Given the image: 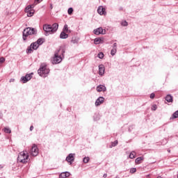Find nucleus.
Instances as JSON below:
<instances>
[{
	"instance_id": "f257e3e1",
	"label": "nucleus",
	"mask_w": 178,
	"mask_h": 178,
	"mask_svg": "<svg viewBox=\"0 0 178 178\" xmlns=\"http://www.w3.org/2000/svg\"><path fill=\"white\" fill-rule=\"evenodd\" d=\"M58 29H59V24H58V23H54L52 25L47 24L43 25V30L44 31V35L46 36L55 34V33L58 31Z\"/></svg>"
},
{
	"instance_id": "f03ea898",
	"label": "nucleus",
	"mask_w": 178,
	"mask_h": 178,
	"mask_svg": "<svg viewBox=\"0 0 178 178\" xmlns=\"http://www.w3.org/2000/svg\"><path fill=\"white\" fill-rule=\"evenodd\" d=\"M65 50L64 48L60 49L59 50L56 51L54 54V57L51 59V63L53 65H58V63H60L63 58H65Z\"/></svg>"
},
{
	"instance_id": "7ed1b4c3",
	"label": "nucleus",
	"mask_w": 178,
	"mask_h": 178,
	"mask_svg": "<svg viewBox=\"0 0 178 178\" xmlns=\"http://www.w3.org/2000/svg\"><path fill=\"white\" fill-rule=\"evenodd\" d=\"M22 35L24 41H26L29 35H37V29L34 28L28 27L23 31Z\"/></svg>"
},
{
	"instance_id": "20e7f679",
	"label": "nucleus",
	"mask_w": 178,
	"mask_h": 178,
	"mask_svg": "<svg viewBox=\"0 0 178 178\" xmlns=\"http://www.w3.org/2000/svg\"><path fill=\"white\" fill-rule=\"evenodd\" d=\"M39 76L41 77H47V75L49 74V69L47 66V63H43L40 65V69L38 70Z\"/></svg>"
},
{
	"instance_id": "39448f33",
	"label": "nucleus",
	"mask_w": 178,
	"mask_h": 178,
	"mask_svg": "<svg viewBox=\"0 0 178 178\" xmlns=\"http://www.w3.org/2000/svg\"><path fill=\"white\" fill-rule=\"evenodd\" d=\"M27 159H29V153L27 152H21L17 157L18 162L21 163H27Z\"/></svg>"
},
{
	"instance_id": "423d86ee",
	"label": "nucleus",
	"mask_w": 178,
	"mask_h": 178,
	"mask_svg": "<svg viewBox=\"0 0 178 178\" xmlns=\"http://www.w3.org/2000/svg\"><path fill=\"white\" fill-rule=\"evenodd\" d=\"M40 46L38 45V44L37 43V42H32L31 44V45H30V47H29L28 48H27V49H26V53L27 54H33V49L34 50V51H36V49H38V47H39Z\"/></svg>"
},
{
	"instance_id": "0eeeda50",
	"label": "nucleus",
	"mask_w": 178,
	"mask_h": 178,
	"mask_svg": "<svg viewBox=\"0 0 178 178\" xmlns=\"http://www.w3.org/2000/svg\"><path fill=\"white\" fill-rule=\"evenodd\" d=\"M30 154L32 156H37L38 155V147L36 145H33L30 150Z\"/></svg>"
},
{
	"instance_id": "6e6552de",
	"label": "nucleus",
	"mask_w": 178,
	"mask_h": 178,
	"mask_svg": "<svg viewBox=\"0 0 178 178\" xmlns=\"http://www.w3.org/2000/svg\"><path fill=\"white\" fill-rule=\"evenodd\" d=\"M94 34L99 35V34H106V30L102 29V27L97 28L93 31Z\"/></svg>"
},
{
	"instance_id": "1a4fd4ad",
	"label": "nucleus",
	"mask_w": 178,
	"mask_h": 178,
	"mask_svg": "<svg viewBox=\"0 0 178 178\" xmlns=\"http://www.w3.org/2000/svg\"><path fill=\"white\" fill-rule=\"evenodd\" d=\"M74 156H76V154H73V153H70L67 157H66V161L67 162H68L69 163H70V165H72V163H73V162H74Z\"/></svg>"
},
{
	"instance_id": "9d476101",
	"label": "nucleus",
	"mask_w": 178,
	"mask_h": 178,
	"mask_svg": "<svg viewBox=\"0 0 178 178\" xmlns=\"http://www.w3.org/2000/svg\"><path fill=\"white\" fill-rule=\"evenodd\" d=\"M31 74H33V73L27 74H26L25 76H22L21 78V81H22L24 83H27V81H29V80H31V79L33 77V76H31Z\"/></svg>"
},
{
	"instance_id": "9b49d317",
	"label": "nucleus",
	"mask_w": 178,
	"mask_h": 178,
	"mask_svg": "<svg viewBox=\"0 0 178 178\" xmlns=\"http://www.w3.org/2000/svg\"><path fill=\"white\" fill-rule=\"evenodd\" d=\"M96 90L97 92H102V91L105 92L106 91V87L104 85H99L97 86Z\"/></svg>"
},
{
	"instance_id": "f8f14e48",
	"label": "nucleus",
	"mask_w": 178,
	"mask_h": 178,
	"mask_svg": "<svg viewBox=\"0 0 178 178\" xmlns=\"http://www.w3.org/2000/svg\"><path fill=\"white\" fill-rule=\"evenodd\" d=\"M104 97H99L95 102L96 106H99V105L104 104Z\"/></svg>"
},
{
	"instance_id": "ddd939ff",
	"label": "nucleus",
	"mask_w": 178,
	"mask_h": 178,
	"mask_svg": "<svg viewBox=\"0 0 178 178\" xmlns=\"http://www.w3.org/2000/svg\"><path fill=\"white\" fill-rule=\"evenodd\" d=\"M97 13H99V15H100L101 16H102V15H106V12L105 11V8H103L102 6H99L97 8Z\"/></svg>"
},
{
	"instance_id": "4468645a",
	"label": "nucleus",
	"mask_w": 178,
	"mask_h": 178,
	"mask_svg": "<svg viewBox=\"0 0 178 178\" xmlns=\"http://www.w3.org/2000/svg\"><path fill=\"white\" fill-rule=\"evenodd\" d=\"M99 76L105 74V67H104V65H99Z\"/></svg>"
},
{
	"instance_id": "2eb2a0df",
	"label": "nucleus",
	"mask_w": 178,
	"mask_h": 178,
	"mask_svg": "<svg viewBox=\"0 0 178 178\" xmlns=\"http://www.w3.org/2000/svg\"><path fill=\"white\" fill-rule=\"evenodd\" d=\"M102 42H104V38H96L94 40V44L96 45H98V44H102Z\"/></svg>"
},
{
	"instance_id": "dca6fc26",
	"label": "nucleus",
	"mask_w": 178,
	"mask_h": 178,
	"mask_svg": "<svg viewBox=\"0 0 178 178\" xmlns=\"http://www.w3.org/2000/svg\"><path fill=\"white\" fill-rule=\"evenodd\" d=\"M69 38V35L66 33L65 31H62L60 34V38L61 40H66V38Z\"/></svg>"
},
{
	"instance_id": "f3484780",
	"label": "nucleus",
	"mask_w": 178,
	"mask_h": 178,
	"mask_svg": "<svg viewBox=\"0 0 178 178\" xmlns=\"http://www.w3.org/2000/svg\"><path fill=\"white\" fill-rule=\"evenodd\" d=\"M69 176H70V172H63L60 173V175H59V178H66L69 177Z\"/></svg>"
},
{
	"instance_id": "a211bd4d",
	"label": "nucleus",
	"mask_w": 178,
	"mask_h": 178,
	"mask_svg": "<svg viewBox=\"0 0 178 178\" xmlns=\"http://www.w3.org/2000/svg\"><path fill=\"white\" fill-rule=\"evenodd\" d=\"M165 101H167V102H173V97L170 95H168L165 97Z\"/></svg>"
},
{
	"instance_id": "6ab92c4d",
	"label": "nucleus",
	"mask_w": 178,
	"mask_h": 178,
	"mask_svg": "<svg viewBox=\"0 0 178 178\" xmlns=\"http://www.w3.org/2000/svg\"><path fill=\"white\" fill-rule=\"evenodd\" d=\"M143 159H144V157L140 156V157H138L136 159L135 162L137 165H140L141 161H143Z\"/></svg>"
},
{
	"instance_id": "aec40b11",
	"label": "nucleus",
	"mask_w": 178,
	"mask_h": 178,
	"mask_svg": "<svg viewBox=\"0 0 178 178\" xmlns=\"http://www.w3.org/2000/svg\"><path fill=\"white\" fill-rule=\"evenodd\" d=\"M40 47V45H42L44 44V39L42 38H39L36 42H35Z\"/></svg>"
},
{
	"instance_id": "412c9836",
	"label": "nucleus",
	"mask_w": 178,
	"mask_h": 178,
	"mask_svg": "<svg viewBox=\"0 0 178 178\" xmlns=\"http://www.w3.org/2000/svg\"><path fill=\"white\" fill-rule=\"evenodd\" d=\"M27 13V16L29 17H31V16H33V15H34V10H28V11H25Z\"/></svg>"
},
{
	"instance_id": "4be33fe9",
	"label": "nucleus",
	"mask_w": 178,
	"mask_h": 178,
	"mask_svg": "<svg viewBox=\"0 0 178 178\" xmlns=\"http://www.w3.org/2000/svg\"><path fill=\"white\" fill-rule=\"evenodd\" d=\"M63 31H64V33H69V27L67 26V24H65Z\"/></svg>"
},
{
	"instance_id": "5701e85b",
	"label": "nucleus",
	"mask_w": 178,
	"mask_h": 178,
	"mask_svg": "<svg viewBox=\"0 0 178 178\" xmlns=\"http://www.w3.org/2000/svg\"><path fill=\"white\" fill-rule=\"evenodd\" d=\"M4 133H7V134H10L12 133V130L8 127L4 128Z\"/></svg>"
},
{
	"instance_id": "b1692460",
	"label": "nucleus",
	"mask_w": 178,
	"mask_h": 178,
	"mask_svg": "<svg viewBox=\"0 0 178 178\" xmlns=\"http://www.w3.org/2000/svg\"><path fill=\"white\" fill-rule=\"evenodd\" d=\"M129 158L131 159H134V158H136V153L134 152H131L129 154Z\"/></svg>"
},
{
	"instance_id": "393cba45",
	"label": "nucleus",
	"mask_w": 178,
	"mask_h": 178,
	"mask_svg": "<svg viewBox=\"0 0 178 178\" xmlns=\"http://www.w3.org/2000/svg\"><path fill=\"white\" fill-rule=\"evenodd\" d=\"M121 26H123L124 27H127V26H129V23H127V21H122L121 22Z\"/></svg>"
},
{
	"instance_id": "a878e982",
	"label": "nucleus",
	"mask_w": 178,
	"mask_h": 178,
	"mask_svg": "<svg viewBox=\"0 0 178 178\" xmlns=\"http://www.w3.org/2000/svg\"><path fill=\"white\" fill-rule=\"evenodd\" d=\"M33 6H26V8H25V12H28L29 10H32L31 9H33Z\"/></svg>"
},
{
	"instance_id": "bb28decb",
	"label": "nucleus",
	"mask_w": 178,
	"mask_h": 178,
	"mask_svg": "<svg viewBox=\"0 0 178 178\" xmlns=\"http://www.w3.org/2000/svg\"><path fill=\"white\" fill-rule=\"evenodd\" d=\"M116 51L117 49H113L111 51V55H112V56H115V55H116Z\"/></svg>"
},
{
	"instance_id": "cd10ccee",
	"label": "nucleus",
	"mask_w": 178,
	"mask_h": 178,
	"mask_svg": "<svg viewBox=\"0 0 178 178\" xmlns=\"http://www.w3.org/2000/svg\"><path fill=\"white\" fill-rule=\"evenodd\" d=\"M89 161H90V157H85L83 159V162L84 163H88Z\"/></svg>"
},
{
	"instance_id": "c85d7f7f",
	"label": "nucleus",
	"mask_w": 178,
	"mask_h": 178,
	"mask_svg": "<svg viewBox=\"0 0 178 178\" xmlns=\"http://www.w3.org/2000/svg\"><path fill=\"white\" fill-rule=\"evenodd\" d=\"M78 41H79V40H77V39H76V38H72V40H71V42H72V44H77Z\"/></svg>"
},
{
	"instance_id": "c756f323",
	"label": "nucleus",
	"mask_w": 178,
	"mask_h": 178,
	"mask_svg": "<svg viewBox=\"0 0 178 178\" xmlns=\"http://www.w3.org/2000/svg\"><path fill=\"white\" fill-rule=\"evenodd\" d=\"M178 118V113L177 111H175L173 114H172V119H177Z\"/></svg>"
},
{
	"instance_id": "7c9ffc66",
	"label": "nucleus",
	"mask_w": 178,
	"mask_h": 178,
	"mask_svg": "<svg viewBox=\"0 0 178 178\" xmlns=\"http://www.w3.org/2000/svg\"><path fill=\"white\" fill-rule=\"evenodd\" d=\"M98 58H99V59H103V58H104V53L99 52V53L98 54Z\"/></svg>"
},
{
	"instance_id": "2f4dec72",
	"label": "nucleus",
	"mask_w": 178,
	"mask_h": 178,
	"mask_svg": "<svg viewBox=\"0 0 178 178\" xmlns=\"http://www.w3.org/2000/svg\"><path fill=\"white\" fill-rule=\"evenodd\" d=\"M67 13L68 15H72L73 13V8H68Z\"/></svg>"
},
{
	"instance_id": "473e14b6",
	"label": "nucleus",
	"mask_w": 178,
	"mask_h": 178,
	"mask_svg": "<svg viewBox=\"0 0 178 178\" xmlns=\"http://www.w3.org/2000/svg\"><path fill=\"white\" fill-rule=\"evenodd\" d=\"M129 172L130 173H136V172H137V168H131Z\"/></svg>"
},
{
	"instance_id": "72a5a7b5",
	"label": "nucleus",
	"mask_w": 178,
	"mask_h": 178,
	"mask_svg": "<svg viewBox=\"0 0 178 178\" xmlns=\"http://www.w3.org/2000/svg\"><path fill=\"white\" fill-rule=\"evenodd\" d=\"M112 147H116L118 145V140H115L113 143L111 144Z\"/></svg>"
},
{
	"instance_id": "f704fd0d",
	"label": "nucleus",
	"mask_w": 178,
	"mask_h": 178,
	"mask_svg": "<svg viewBox=\"0 0 178 178\" xmlns=\"http://www.w3.org/2000/svg\"><path fill=\"white\" fill-rule=\"evenodd\" d=\"M157 108L156 104H153L152 106V111H155Z\"/></svg>"
},
{
	"instance_id": "c9c22d12",
	"label": "nucleus",
	"mask_w": 178,
	"mask_h": 178,
	"mask_svg": "<svg viewBox=\"0 0 178 178\" xmlns=\"http://www.w3.org/2000/svg\"><path fill=\"white\" fill-rule=\"evenodd\" d=\"M94 120H99V115H96V117L95 115H94Z\"/></svg>"
},
{
	"instance_id": "e433bc0d",
	"label": "nucleus",
	"mask_w": 178,
	"mask_h": 178,
	"mask_svg": "<svg viewBox=\"0 0 178 178\" xmlns=\"http://www.w3.org/2000/svg\"><path fill=\"white\" fill-rule=\"evenodd\" d=\"M118 48V44L117 43H114L113 44V49H117Z\"/></svg>"
},
{
	"instance_id": "4c0bfd02",
	"label": "nucleus",
	"mask_w": 178,
	"mask_h": 178,
	"mask_svg": "<svg viewBox=\"0 0 178 178\" xmlns=\"http://www.w3.org/2000/svg\"><path fill=\"white\" fill-rule=\"evenodd\" d=\"M150 98H151V99H154L155 98V93H152L150 95Z\"/></svg>"
},
{
	"instance_id": "58836bf2",
	"label": "nucleus",
	"mask_w": 178,
	"mask_h": 178,
	"mask_svg": "<svg viewBox=\"0 0 178 178\" xmlns=\"http://www.w3.org/2000/svg\"><path fill=\"white\" fill-rule=\"evenodd\" d=\"M3 62H5V58L1 57V58H0V63H3Z\"/></svg>"
},
{
	"instance_id": "ea45409f",
	"label": "nucleus",
	"mask_w": 178,
	"mask_h": 178,
	"mask_svg": "<svg viewBox=\"0 0 178 178\" xmlns=\"http://www.w3.org/2000/svg\"><path fill=\"white\" fill-rule=\"evenodd\" d=\"M40 2H42V0H35V3H40Z\"/></svg>"
},
{
	"instance_id": "a19ab883",
	"label": "nucleus",
	"mask_w": 178,
	"mask_h": 178,
	"mask_svg": "<svg viewBox=\"0 0 178 178\" xmlns=\"http://www.w3.org/2000/svg\"><path fill=\"white\" fill-rule=\"evenodd\" d=\"M33 129H34V127L31 126V127H30V131H33Z\"/></svg>"
},
{
	"instance_id": "79ce46f5",
	"label": "nucleus",
	"mask_w": 178,
	"mask_h": 178,
	"mask_svg": "<svg viewBox=\"0 0 178 178\" xmlns=\"http://www.w3.org/2000/svg\"><path fill=\"white\" fill-rule=\"evenodd\" d=\"M13 81H15V79H10V83H13Z\"/></svg>"
},
{
	"instance_id": "37998d69",
	"label": "nucleus",
	"mask_w": 178,
	"mask_h": 178,
	"mask_svg": "<svg viewBox=\"0 0 178 178\" xmlns=\"http://www.w3.org/2000/svg\"><path fill=\"white\" fill-rule=\"evenodd\" d=\"M103 177H104V178L108 177V175H107V174H104V175H103Z\"/></svg>"
},
{
	"instance_id": "c03bdc74",
	"label": "nucleus",
	"mask_w": 178,
	"mask_h": 178,
	"mask_svg": "<svg viewBox=\"0 0 178 178\" xmlns=\"http://www.w3.org/2000/svg\"><path fill=\"white\" fill-rule=\"evenodd\" d=\"M52 8H54V7L52 6V4H51L50 9H52Z\"/></svg>"
},
{
	"instance_id": "a18cd8bd",
	"label": "nucleus",
	"mask_w": 178,
	"mask_h": 178,
	"mask_svg": "<svg viewBox=\"0 0 178 178\" xmlns=\"http://www.w3.org/2000/svg\"><path fill=\"white\" fill-rule=\"evenodd\" d=\"M168 152H170V149H168Z\"/></svg>"
},
{
	"instance_id": "49530a36",
	"label": "nucleus",
	"mask_w": 178,
	"mask_h": 178,
	"mask_svg": "<svg viewBox=\"0 0 178 178\" xmlns=\"http://www.w3.org/2000/svg\"><path fill=\"white\" fill-rule=\"evenodd\" d=\"M115 178H120V177H119L118 176H116Z\"/></svg>"
},
{
	"instance_id": "de8ad7c7",
	"label": "nucleus",
	"mask_w": 178,
	"mask_h": 178,
	"mask_svg": "<svg viewBox=\"0 0 178 178\" xmlns=\"http://www.w3.org/2000/svg\"><path fill=\"white\" fill-rule=\"evenodd\" d=\"M157 178H162V177H158Z\"/></svg>"
},
{
	"instance_id": "09e8293b",
	"label": "nucleus",
	"mask_w": 178,
	"mask_h": 178,
	"mask_svg": "<svg viewBox=\"0 0 178 178\" xmlns=\"http://www.w3.org/2000/svg\"><path fill=\"white\" fill-rule=\"evenodd\" d=\"M176 112H177V113L178 114V111H177Z\"/></svg>"
},
{
	"instance_id": "8fccbe9b",
	"label": "nucleus",
	"mask_w": 178,
	"mask_h": 178,
	"mask_svg": "<svg viewBox=\"0 0 178 178\" xmlns=\"http://www.w3.org/2000/svg\"><path fill=\"white\" fill-rule=\"evenodd\" d=\"M177 178H178V174H177Z\"/></svg>"
}]
</instances>
